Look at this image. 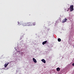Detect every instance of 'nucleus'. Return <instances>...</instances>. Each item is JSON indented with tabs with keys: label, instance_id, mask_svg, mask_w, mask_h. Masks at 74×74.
Returning <instances> with one entry per match:
<instances>
[{
	"label": "nucleus",
	"instance_id": "f257e3e1",
	"mask_svg": "<svg viewBox=\"0 0 74 74\" xmlns=\"http://www.w3.org/2000/svg\"><path fill=\"white\" fill-rule=\"evenodd\" d=\"M73 7H74V6L73 5H71L70 6V9L71 12V11H73L74 10V9H73Z\"/></svg>",
	"mask_w": 74,
	"mask_h": 74
},
{
	"label": "nucleus",
	"instance_id": "f03ea898",
	"mask_svg": "<svg viewBox=\"0 0 74 74\" xmlns=\"http://www.w3.org/2000/svg\"><path fill=\"white\" fill-rule=\"evenodd\" d=\"M32 24L31 22H28L27 23V26H32Z\"/></svg>",
	"mask_w": 74,
	"mask_h": 74
},
{
	"label": "nucleus",
	"instance_id": "7ed1b4c3",
	"mask_svg": "<svg viewBox=\"0 0 74 74\" xmlns=\"http://www.w3.org/2000/svg\"><path fill=\"white\" fill-rule=\"evenodd\" d=\"M67 21V19L66 18H65L62 21V23H64V22H66Z\"/></svg>",
	"mask_w": 74,
	"mask_h": 74
},
{
	"label": "nucleus",
	"instance_id": "20e7f679",
	"mask_svg": "<svg viewBox=\"0 0 74 74\" xmlns=\"http://www.w3.org/2000/svg\"><path fill=\"white\" fill-rule=\"evenodd\" d=\"M22 25L24 26H27V23H22Z\"/></svg>",
	"mask_w": 74,
	"mask_h": 74
},
{
	"label": "nucleus",
	"instance_id": "39448f33",
	"mask_svg": "<svg viewBox=\"0 0 74 74\" xmlns=\"http://www.w3.org/2000/svg\"><path fill=\"white\" fill-rule=\"evenodd\" d=\"M8 64H9V62H8V64L7 63H6L5 64H4L5 67H7V66H8Z\"/></svg>",
	"mask_w": 74,
	"mask_h": 74
},
{
	"label": "nucleus",
	"instance_id": "423d86ee",
	"mask_svg": "<svg viewBox=\"0 0 74 74\" xmlns=\"http://www.w3.org/2000/svg\"><path fill=\"white\" fill-rule=\"evenodd\" d=\"M41 61H42V62L44 63H45L46 61H45V60H44V59H42V60Z\"/></svg>",
	"mask_w": 74,
	"mask_h": 74
},
{
	"label": "nucleus",
	"instance_id": "0eeeda50",
	"mask_svg": "<svg viewBox=\"0 0 74 74\" xmlns=\"http://www.w3.org/2000/svg\"><path fill=\"white\" fill-rule=\"evenodd\" d=\"M33 60L34 63H37V60L34 58H33Z\"/></svg>",
	"mask_w": 74,
	"mask_h": 74
},
{
	"label": "nucleus",
	"instance_id": "6e6552de",
	"mask_svg": "<svg viewBox=\"0 0 74 74\" xmlns=\"http://www.w3.org/2000/svg\"><path fill=\"white\" fill-rule=\"evenodd\" d=\"M47 40L43 42L42 43V44H43V45H44V44H46L47 43Z\"/></svg>",
	"mask_w": 74,
	"mask_h": 74
},
{
	"label": "nucleus",
	"instance_id": "1a4fd4ad",
	"mask_svg": "<svg viewBox=\"0 0 74 74\" xmlns=\"http://www.w3.org/2000/svg\"><path fill=\"white\" fill-rule=\"evenodd\" d=\"M56 70L58 71H60V69L59 68H57Z\"/></svg>",
	"mask_w": 74,
	"mask_h": 74
},
{
	"label": "nucleus",
	"instance_id": "9d476101",
	"mask_svg": "<svg viewBox=\"0 0 74 74\" xmlns=\"http://www.w3.org/2000/svg\"><path fill=\"white\" fill-rule=\"evenodd\" d=\"M58 41L59 42H60L61 41V39L60 38H59L58 39Z\"/></svg>",
	"mask_w": 74,
	"mask_h": 74
},
{
	"label": "nucleus",
	"instance_id": "9b49d317",
	"mask_svg": "<svg viewBox=\"0 0 74 74\" xmlns=\"http://www.w3.org/2000/svg\"><path fill=\"white\" fill-rule=\"evenodd\" d=\"M33 25L34 26L35 25H36V23L35 22L33 23Z\"/></svg>",
	"mask_w": 74,
	"mask_h": 74
},
{
	"label": "nucleus",
	"instance_id": "f8f14e48",
	"mask_svg": "<svg viewBox=\"0 0 74 74\" xmlns=\"http://www.w3.org/2000/svg\"><path fill=\"white\" fill-rule=\"evenodd\" d=\"M72 66H74V63H73L72 64Z\"/></svg>",
	"mask_w": 74,
	"mask_h": 74
},
{
	"label": "nucleus",
	"instance_id": "ddd939ff",
	"mask_svg": "<svg viewBox=\"0 0 74 74\" xmlns=\"http://www.w3.org/2000/svg\"><path fill=\"white\" fill-rule=\"evenodd\" d=\"M18 22V24H19V23H19V22Z\"/></svg>",
	"mask_w": 74,
	"mask_h": 74
},
{
	"label": "nucleus",
	"instance_id": "4468645a",
	"mask_svg": "<svg viewBox=\"0 0 74 74\" xmlns=\"http://www.w3.org/2000/svg\"><path fill=\"white\" fill-rule=\"evenodd\" d=\"M70 10V8H68V10Z\"/></svg>",
	"mask_w": 74,
	"mask_h": 74
},
{
	"label": "nucleus",
	"instance_id": "2eb2a0df",
	"mask_svg": "<svg viewBox=\"0 0 74 74\" xmlns=\"http://www.w3.org/2000/svg\"><path fill=\"white\" fill-rule=\"evenodd\" d=\"M67 11H69V10H67Z\"/></svg>",
	"mask_w": 74,
	"mask_h": 74
}]
</instances>
